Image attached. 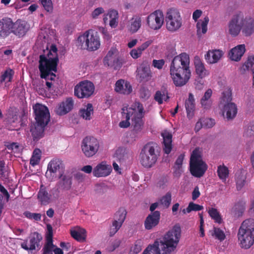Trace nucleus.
Here are the masks:
<instances>
[{"instance_id": "obj_1", "label": "nucleus", "mask_w": 254, "mask_h": 254, "mask_svg": "<svg viewBox=\"0 0 254 254\" xmlns=\"http://www.w3.org/2000/svg\"><path fill=\"white\" fill-rule=\"evenodd\" d=\"M144 108L142 104L139 102H134L130 107L125 106L122 108V118L126 119L119 123V127L122 128H127L130 125V120L133 127L132 132L137 134L142 129L144 123Z\"/></svg>"}, {"instance_id": "obj_2", "label": "nucleus", "mask_w": 254, "mask_h": 254, "mask_svg": "<svg viewBox=\"0 0 254 254\" xmlns=\"http://www.w3.org/2000/svg\"><path fill=\"white\" fill-rule=\"evenodd\" d=\"M35 123L31 125L30 131L34 141H37L44 136L45 127L50 121L48 108L37 103L33 106Z\"/></svg>"}, {"instance_id": "obj_3", "label": "nucleus", "mask_w": 254, "mask_h": 254, "mask_svg": "<svg viewBox=\"0 0 254 254\" xmlns=\"http://www.w3.org/2000/svg\"><path fill=\"white\" fill-rule=\"evenodd\" d=\"M238 238L242 248L248 249L254 245V218H248L242 222L238 230Z\"/></svg>"}, {"instance_id": "obj_4", "label": "nucleus", "mask_w": 254, "mask_h": 254, "mask_svg": "<svg viewBox=\"0 0 254 254\" xmlns=\"http://www.w3.org/2000/svg\"><path fill=\"white\" fill-rule=\"evenodd\" d=\"M170 72L173 82L177 87L186 85L191 76L189 64H171Z\"/></svg>"}, {"instance_id": "obj_5", "label": "nucleus", "mask_w": 254, "mask_h": 254, "mask_svg": "<svg viewBox=\"0 0 254 254\" xmlns=\"http://www.w3.org/2000/svg\"><path fill=\"white\" fill-rule=\"evenodd\" d=\"M181 236V227L175 225L173 229L168 231L161 241L163 254H168L176 249Z\"/></svg>"}, {"instance_id": "obj_6", "label": "nucleus", "mask_w": 254, "mask_h": 254, "mask_svg": "<svg viewBox=\"0 0 254 254\" xmlns=\"http://www.w3.org/2000/svg\"><path fill=\"white\" fill-rule=\"evenodd\" d=\"M157 148L156 143L150 142L142 148L139 155L140 163L145 168H150L156 163L158 155L155 150Z\"/></svg>"}, {"instance_id": "obj_7", "label": "nucleus", "mask_w": 254, "mask_h": 254, "mask_svg": "<svg viewBox=\"0 0 254 254\" xmlns=\"http://www.w3.org/2000/svg\"><path fill=\"white\" fill-rule=\"evenodd\" d=\"M81 48L89 51H95L100 47V39L97 32L92 29L86 31L77 38Z\"/></svg>"}, {"instance_id": "obj_8", "label": "nucleus", "mask_w": 254, "mask_h": 254, "mask_svg": "<svg viewBox=\"0 0 254 254\" xmlns=\"http://www.w3.org/2000/svg\"><path fill=\"white\" fill-rule=\"evenodd\" d=\"M207 169V164L202 160L199 150L195 148L190 158V170L192 176L197 178L202 177Z\"/></svg>"}, {"instance_id": "obj_9", "label": "nucleus", "mask_w": 254, "mask_h": 254, "mask_svg": "<svg viewBox=\"0 0 254 254\" xmlns=\"http://www.w3.org/2000/svg\"><path fill=\"white\" fill-rule=\"evenodd\" d=\"M167 29L174 32L181 28L182 25V18L179 10L175 8H169L166 16Z\"/></svg>"}, {"instance_id": "obj_10", "label": "nucleus", "mask_w": 254, "mask_h": 254, "mask_svg": "<svg viewBox=\"0 0 254 254\" xmlns=\"http://www.w3.org/2000/svg\"><path fill=\"white\" fill-rule=\"evenodd\" d=\"M100 144L98 140L93 136H86L81 143V150L88 158L95 155L99 150Z\"/></svg>"}, {"instance_id": "obj_11", "label": "nucleus", "mask_w": 254, "mask_h": 254, "mask_svg": "<svg viewBox=\"0 0 254 254\" xmlns=\"http://www.w3.org/2000/svg\"><path fill=\"white\" fill-rule=\"evenodd\" d=\"M94 90L95 86L92 82L82 81L74 87V95L79 99L88 98L93 95Z\"/></svg>"}, {"instance_id": "obj_12", "label": "nucleus", "mask_w": 254, "mask_h": 254, "mask_svg": "<svg viewBox=\"0 0 254 254\" xmlns=\"http://www.w3.org/2000/svg\"><path fill=\"white\" fill-rule=\"evenodd\" d=\"M126 210L123 207L120 208L115 214L114 220L109 229V235L113 236L122 227L127 215Z\"/></svg>"}, {"instance_id": "obj_13", "label": "nucleus", "mask_w": 254, "mask_h": 254, "mask_svg": "<svg viewBox=\"0 0 254 254\" xmlns=\"http://www.w3.org/2000/svg\"><path fill=\"white\" fill-rule=\"evenodd\" d=\"M42 240V237L41 235L35 232L31 233L29 236L28 239L24 240L21 244V247L26 251L35 250L36 248L39 249L41 247V241Z\"/></svg>"}, {"instance_id": "obj_14", "label": "nucleus", "mask_w": 254, "mask_h": 254, "mask_svg": "<svg viewBox=\"0 0 254 254\" xmlns=\"http://www.w3.org/2000/svg\"><path fill=\"white\" fill-rule=\"evenodd\" d=\"M147 24L153 30L160 29L164 22V15L162 11L157 10L149 14L147 17Z\"/></svg>"}, {"instance_id": "obj_15", "label": "nucleus", "mask_w": 254, "mask_h": 254, "mask_svg": "<svg viewBox=\"0 0 254 254\" xmlns=\"http://www.w3.org/2000/svg\"><path fill=\"white\" fill-rule=\"evenodd\" d=\"M243 23V13H239L235 15L229 24V33L233 36H237L242 29Z\"/></svg>"}, {"instance_id": "obj_16", "label": "nucleus", "mask_w": 254, "mask_h": 254, "mask_svg": "<svg viewBox=\"0 0 254 254\" xmlns=\"http://www.w3.org/2000/svg\"><path fill=\"white\" fill-rule=\"evenodd\" d=\"M29 30L27 23L24 20L18 19L15 22L12 21L11 33L21 38L26 35Z\"/></svg>"}, {"instance_id": "obj_17", "label": "nucleus", "mask_w": 254, "mask_h": 254, "mask_svg": "<svg viewBox=\"0 0 254 254\" xmlns=\"http://www.w3.org/2000/svg\"><path fill=\"white\" fill-rule=\"evenodd\" d=\"M64 166L63 162L59 159H53L48 165L47 172L46 173V176L48 177L50 174L52 176V174L58 173L59 176L64 174Z\"/></svg>"}, {"instance_id": "obj_18", "label": "nucleus", "mask_w": 254, "mask_h": 254, "mask_svg": "<svg viewBox=\"0 0 254 254\" xmlns=\"http://www.w3.org/2000/svg\"><path fill=\"white\" fill-rule=\"evenodd\" d=\"M175 54V51L173 49L168 51L165 60H168V63L171 61V64H190V57L188 54L183 53L173 58Z\"/></svg>"}, {"instance_id": "obj_19", "label": "nucleus", "mask_w": 254, "mask_h": 254, "mask_svg": "<svg viewBox=\"0 0 254 254\" xmlns=\"http://www.w3.org/2000/svg\"><path fill=\"white\" fill-rule=\"evenodd\" d=\"M112 171V166L106 162L102 161L93 169L92 172L94 177L101 178L108 176Z\"/></svg>"}, {"instance_id": "obj_20", "label": "nucleus", "mask_w": 254, "mask_h": 254, "mask_svg": "<svg viewBox=\"0 0 254 254\" xmlns=\"http://www.w3.org/2000/svg\"><path fill=\"white\" fill-rule=\"evenodd\" d=\"M46 242L43 248V254H53L56 246L53 242V228L50 224L47 225Z\"/></svg>"}, {"instance_id": "obj_21", "label": "nucleus", "mask_w": 254, "mask_h": 254, "mask_svg": "<svg viewBox=\"0 0 254 254\" xmlns=\"http://www.w3.org/2000/svg\"><path fill=\"white\" fill-rule=\"evenodd\" d=\"M12 20L10 18L3 17L0 20V39H4L11 33Z\"/></svg>"}, {"instance_id": "obj_22", "label": "nucleus", "mask_w": 254, "mask_h": 254, "mask_svg": "<svg viewBox=\"0 0 254 254\" xmlns=\"http://www.w3.org/2000/svg\"><path fill=\"white\" fill-rule=\"evenodd\" d=\"M132 90V86L128 81L119 79L116 82L115 91L118 93L128 95L131 93Z\"/></svg>"}, {"instance_id": "obj_23", "label": "nucleus", "mask_w": 254, "mask_h": 254, "mask_svg": "<svg viewBox=\"0 0 254 254\" xmlns=\"http://www.w3.org/2000/svg\"><path fill=\"white\" fill-rule=\"evenodd\" d=\"M160 213L159 211H154L146 217L144 221V227L147 230H150L157 226L160 220Z\"/></svg>"}, {"instance_id": "obj_24", "label": "nucleus", "mask_w": 254, "mask_h": 254, "mask_svg": "<svg viewBox=\"0 0 254 254\" xmlns=\"http://www.w3.org/2000/svg\"><path fill=\"white\" fill-rule=\"evenodd\" d=\"M60 181L57 184V190L59 191L68 190L72 186V177L69 175L61 174L59 176Z\"/></svg>"}, {"instance_id": "obj_25", "label": "nucleus", "mask_w": 254, "mask_h": 254, "mask_svg": "<svg viewBox=\"0 0 254 254\" xmlns=\"http://www.w3.org/2000/svg\"><path fill=\"white\" fill-rule=\"evenodd\" d=\"M224 52L219 49L209 50L204 55L206 61L209 64H216L222 58Z\"/></svg>"}, {"instance_id": "obj_26", "label": "nucleus", "mask_w": 254, "mask_h": 254, "mask_svg": "<svg viewBox=\"0 0 254 254\" xmlns=\"http://www.w3.org/2000/svg\"><path fill=\"white\" fill-rule=\"evenodd\" d=\"M222 114L228 120L233 119L237 114V107L234 103H227L224 104L222 110Z\"/></svg>"}, {"instance_id": "obj_27", "label": "nucleus", "mask_w": 254, "mask_h": 254, "mask_svg": "<svg viewBox=\"0 0 254 254\" xmlns=\"http://www.w3.org/2000/svg\"><path fill=\"white\" fill-rule=\"evenodd\" d=\"M73 101L71 98H67L61 103L56 109V113L59 115H64L71 110L73 107Z\"/></svg>"}, {"instance_id": "obj_28", "label": "nucleus", "mask_w": 254, "mask_h": 254, "mask_svg": "<svg viewBox=\"0 0 254 254\" xmlns=\"http://www.w3.org/2000/svg\"><path fill=\"white\" fill-rule=\"evenodd\" d=\"M242 32L246 36H250L254 32V19L251 17L244 18L243 15Z\"/></svg>"}, {"instance_id": "obj_29", "label": "nucleus", "mask_w": 254, "mask_h": 254, "mask_svg": "<svg viewBox=\"0 0 254 254\" xmlns=\"http://www.w3.org/2000/svg\"><path fill=\"white\" fill-rule=\"evenodd\" d=\"M245 51V45H239L230 50L229 53V58L232 61L238 62L240 60Z\"/></svg>"}, {"instance_id": "obj_30", "label": "nucleus", "mask_w": 254, "mask_h": 254, "mask_svg": "<svg viewBox=\"0 0 254 254\" xmlns=\"http://www.w3.org/2000/svg\"><path fill=\"white\" fill-rule=\"evenodd\" d=\"M145 64H141L137 68L136 78L140 82L148 81L151 76V72L149 67Z\"/></svg>"}, {"instance_id": "obj_31", "label": "nucleus", "mask_w": 254, "mask_h": 254, "mask_svg": "<svg viewBox=\"0 0 254 254\" xmlns=\"http://www.w3.org/2000/svg\"><path fill=\"white\" fill-rule=\"evenodd\" d=\"M70 235L75 240L79 242H84L86 239V231L80 227H76L70 230Z\"/></svg>"}, {"instance_id": "obj_32", "label": "nucleus", "mask_w": 254, "mask_h": 254, "mask_svg": "<svg viewBox=\"0 0 254 254\" xmlns=\"http://www.w3.org/2000/svg\"><path fill=\"white\" fill-rule=\"evenodd\" d=\"M161 135L163 138V151L165 153L169 154L172 149V135L167 130L162 132Z\"/></svg>"}, {"instance_id": "obj_33", "label": "nucleus", "mask_w": 254, "mask_h": 254, "mask_svg": "<svg viewBox=\"0 0 254 254\" xmlns=\"http://www.w3.org/2000/svg\"><path fill=\"white\" fill-rule=\"evenodd\" d=\"M58 64H39L40 77L42 78H49V74L52 72H56Z\"/></svg>"}, {"instance_id": "obj_34", "label": "nucleus", "mask_w": 254, "mask_h": 254, "mask_svg": "<svg viewBox=\"0 0 254 254\" xmlns=\"http://www.w3.org/2000/svg\"><path fill=\"white\" fill-rule=\"evenodd\" d=\"M185 108L188 118H192L195 109L194 99L192 93H189V98L185 101Z\"/></svg>"}, {"instance_id": "obj_35", "label": "nucleus", "mask_w": 254, "mask_h": 254, "mask_svg": "<svg viewBox=\"0 0 254 254\" xmlns=\"http://www.w3.org/2000/svg\"><path fill=\"white\" fill-rule=\"evenodd\" d=\"M47 56L41 55L40 56L39 64H58L59 59L57 54H54L50 51H47Z\"/></svg>"}, {"instance_id": "obj_36", "label": "nucleus", "mask_w": 254, "mask_h": 254, "mask_svg": "<svg viewBox=\"0 0 254 254\" xmlns=\"http://www.w3.org/2000/svg\"><path fill=\"white\" fill-rule=\"evenodd\" d=\"M42 185L38 193V198L42 205H47L49 203L51 195L48 193L45 188Z\"/></svg>"}, {"instance_id": "obj_37", "label": "nucleus", "mask_w": 254, "mask_h": 254, "mask_svg": "<svg viewBox=\"0 0 254 254\" xmlns=\"http://www.w3.org/2000/svg\"><path fill=\"white\" fill-rule=\"evenodd\" d=\"M109 18L110 21L109 24L112 27H115L118 24V12L114 9L110 10L109 11L108 14L103 18L104 22H106L107 20Z\"/></svg>"}, {"instance_id": "obj_38", "label": "nucleus", "mask_w": 254, "mask_h": 254, "mask_svg": "<svg viewBox=\"0 0 254 254\" xmlns=\"http://www.w3.org/2000/svg\"><path fill=\"white\" fill-rule=\"evenodd\" d=\"M212 94V91L211 89H208L204 93L200 100V104L202 107L205 109H209L212 105L211 97Z\"/></svg>"}, {"instance_id": "obj_39", "label": "nucleus", "mask_w": 254, "mask_h": 254, "mask_svg": "<svg viewBox=\"0 0 254 254\" xmlns=\"http://www.w3.org/2000/svg\"><path fill=\"white\" fill-rule=\"evenodd\" d=\"M209 22V18L207 16L204 17L203 20H199L196 24L197 34L200 36L201 34H205L207 30V24Z\"/></svg>"}, {"instance_id": "obj_40", "label": "nucleus", "mask_w": 254, "mask_h": 254, "mask_svg": "<svg viewBox=\"0 0 254 254\" xmlns=\"http://www.w3.org/2000/svg\"><path fill=\"white\" fill-rule=\"evenodd\" d=\"M117 52V49L111 48L104 58V64H108L109 62H112V61L113 64H119V61L116 58ZM120 64L121 63H120Z\"/></svg>"}, {"instance_id": "obj_41", "label": "nucleus", "mask_w": 254, "mask_h": 254, "mask_svg": "<svg viewBox=\"0 0 254 254\" xmlns=\"http://www.w3.org/2000/svg\"><path fill=\"white\" fill-rule=\"evenodd\" d=\"M93 113V107L92 104L88 103L87 105L79 110V115L83 119L86 120L91 119V115Z\"/></svg>"}, {"instance_id": "obj_42", "label": "nucleus", "mask_w": 254, "mask_h": 254, "mask_svg": "<svg viewBox=\"0 0 254 254\" xmlns=\"http://www.w3.org/2000/svg\"><path fill=\"white\" fill-rule=\"evenodd\" d=\"M246 208V203L243 200L239 201L233 207V212L238 216H241L243 215Z\"/></svg>"}, {"instance_id": "obj_43", "label": "nucleus", "mask_w": 254, "mask_h": 254, "mask_svg": "<svg viewBox=\"0 0 254 254\" xmlns=\"http://www.w3.org/2000/svg\"><path fill=\"white\" fill-rule=\"evenodd\" d=\"M14 71L10 69H6L0 76V84L3 82H11Z\"/></svg>"}, {"instance_id": "obj_44", "label": "nucleus", "mask_w": 254, "mask_h": 254, "mask_svg": "<svg viewBox=\"0 0 254 254\" xmlns=\"http://www.w3.org/2000/svg\"><path fill=\"white\" fill-rule=\"evenodd\" d=\"M184 159V155L181 154L177 158L174 166V174L176 176H180L182 172V167Z\"/></svg>"}, {"instance_id": "obj_45", "label": "nucleus", "mask_w": 254, "mask_h": 254, "mask_svg": "<svg viewBox=\"0 0 254 254\" xmlns=\"http://www.w3.org/2000/svg\"><path fill=\"white\" fill-rule=\"evenodd\" d=\"M195 72L197 77L204 78L209 74V70L204 66V64H195Z\"/></svg>"}, {"instance_id": "obj_46", "label": "nucleus", "mask_w": 254, "mask_h": 254, "mask_svg": "<svg viewBox=\"0 0 254 254\" xmlns=\"http://www.w3.org/2000/svg\"><path fill=\"white\" fill-rule=\"evenodd\" d=\"M208 213L212 219L214 220L215 222L221 224L222 222V219L219 212L217 209L211 207L208 210Z\"/></svg>"}, {"instance_id": "obj_47", "label": "nucleus", "mask_w": 254, "mask_h": 254, "mask_svg": "<svg viewBox=\"0 0 254 254\" xmlns=\"http://www.w3.org/2000/svg\"><path fill=\"white\" fill-rule=\"evenodd\" d=\"M209 233L212 237H215L220 241L224 240L226 238L224 231L219 228L214 227L213 230L209 231Z\"/></svg>"}, {"instance_id": "obj_48", "label": "nucleus", "mask_w": 254, "mask_h": 254, "mask_svg": "<svg viewBox=\"0 0 254 254\" xmlns=\"http://www.w3.org/2000/svg\"><path fill=\"white\" fill-rule=\"evenodd\" d=\"M159 246V242L155 241L152 245L149 246L142 254H160Z\"/></svg>"}, {"instance_id": "obj_49", "label": "nucleus", "mask_w": 254, "mask_h": 254, "mask_svg": "<svg viewBox=\"0 0 254 254\" xmlns=\"http://www.w3.org/2000/svg\"><path fill=\"white\" fill-rule=\"evenodd\" d=\"M132 21L131 22L129 26V31L133 33L138 31L140 28L141 25V18L137 16L132 19Z\"/></svg>"}, {"instance_id": "obj_50", "label": "nucleus", "mask_w": 254, "mask_h": 254, "mask_svg": "<svg viewBox=\"0 0 254 254\" xmlns=\"http://www.w3.org/2000/svg\"><path fill=\"white\" fill-rule=\"evenodd\" d=\"M217 172L219 178L223 181H225L226 178L228 177V169L224 165L218 166Z\"/></svg>"}, {"instance_id": "obj_51", "label": "nucleus", "mask_w": 254, "mask_h": 254, "mask_svg": "<svg viewBox=\"0 0 254 254\" xmlns=\"http://www.w3.org/2000/svg\"><path fill=\"white\" fill-rule=\"evenodd\" d=\"M41 151L39 149H35L33 152L32 156L30 159V164L34 166L38 165L41 159Z\"/></svg>"}, {"instance_id": "obj_52", "label": "nucleus", "mask_w": 254, "mask_h": 254, "mask_svg": "<svg viewBox=\"0 0 254 254\" xmlns=\"http://www.w3.org/2000/svg\"><path fill=\"white\" fill-rule=\"evenodd\" d=\"M169 97L168 95L167 92L166 91H157L154 96V99L156 101L158 102L159 104H161L163 103V100L166 101L169 99Z\"/></svg>"}, {"instance_id": "obj_53", "label": "nucleus", "mask_w": 254, "mask_h": 254, "mask_svg": "<svg viewBox=\"0 0 254 254\" xmlns=\"http://www.w3.org/2000/svg\"><path fill=\"white\" fill-rule=\"evenodd\" d=\"M232 100V93L230 88H227L222 92V95L221 97V104H226L230 103Z\"/></svg>"}, {"instance_id": "obj_54", "label": "nucleus", "mask_w": 254, "mask_h": 254, "mask_svg": "<svg viewBox=\"0 0 254 254\" xmlns=\"http://www.w3.org/2000/svg\"><path fill=\"white\" fill-rule=\"evenodd\" d=\"M172 200V194L170 192H168L160 199V204L166 208H168Z\"/></svg>"}, {"instance_id": "obj_55", "label": "nucleus", "mask_w": 254, "mask_h": 254, "mask_svg": "<svg viewBox=\"0 0 254 254\" xmlns=\"http://www.w3.org/2000/svg\"><path fill=\"white\" fill-rule=\"evenodd\" d=\"M143 245V241L141 239L137 240L133 246L131 248L130 253L133 254H137L142 250V247Z\"/></svg>"}, {"instance_id": "obj_56", "label": "nucleus", "mask_w": 254, "mask_h": 254, "mask_svg": "<svg viewBox=\"0 0 254 254\" xmlns=\"http://www.w3.org/2000/svg\"><path fill=\"white\" fill-rule=\"evenodd\" d=\"M203 208V206L195 204L193 202H190L189 203L188 206L186 208V212L187 213H190L192 211H200L202 210Z\"/></svg>"}, {"instance_id": "obj_57", "label": "nucleus", "mask_w": 254, "mask_h": 254, "mask_svg": "<svg viewBox=\"0 0 254 254\" xmlns=\"http://www.w3.org/2000/svg\"><path fill=\"white\" fill-rule=\"evenodd\" d=\"M44 9L48 12H52L53 10V6L51 0H39Z\"/></svg>"}, {"instance_id": "obj_58", "label": "nucleus", "mask_w": 254, "mask_h": 254, "mask_svg": "<svg viewBox=\"0 0 254 254\" xmlns=\"http://www.w3.org/2000/svg\"><path fill=\"white\" fill-rule=\"evenodd\" d=\"M24 216L30 219H34L36 221H40L41 219V215L40 213H31L29 211H25Z\"/></svg>"}, {"instance_id": "obj_59", "label": "nucleus", "mask_w": 254, "mask_h": 254, "mask_svg": "<svg viewBox=\"0 0 254 254\" xmlns=\"http://www.w3.org/2000/svg\"><path fill=\"white\" fill-rule=\"evenodd\" d=\"M203 78L196 77L194 84L195 85V88L196 89L200 90L203 88L204 84V80L203 79Z\"/></svg>"}, {"instance_id": "obj_60", "label": "nucleus", "mask_w": 254, "mask_h": 254, "mask_svg": "<svg viewBox=\"0 0 254 254\" xmlns=\"http://www.w3.org/2000/svg\"><path fill=\"white\" fill-rule=\"evenodd\" d=\"M246 182V177L241 176L237 177L236 179V188L238 190H240L243 188Z\"/></svg>"}, {"instance_id": "obj_61", "label": "nucleus", "mask_w": 254, "mask_h": 254, "mask_svg": "<svg viewBox=\"0 0 254 254\" xmlns=\"http://www.w3.org/2000/svg\"><path fill=\"white\" fill-rule=\"evenodd\" d=\"M0 178L6 180L8 178V172L6 170L3 163H0Z\"/></svg>"}, {"instance_id": "obj_62", "label": "nucleus", "mask_w": 254, "mask_h": 254, "mask_svg": "<svg viewBox=\"0 0 254 254\" xmlns=\"http://www.w3.org/2000/svg\"><path fill=\"white\" fill-rule=\"evenodd\" d=\"M203 127L211 128L213 127L215 124L214 120L210 118H206L202 120Z\"/></svg>"}, {"instance_id": "obj_63", "label": "nucleus", "mask_w": 254, "mask_h": 254, "mask_svg": "<svg viewBox=\"0 0 254 254\" xmlns=\"http://www.w3.org/2000/svg\"><path fill=\"white\" fill-rule=\"evenodd\" d=\"M245 134L247 136H252L254 135V123H251L245 129Z\"/></svg>"}, {"instance_id": "obj_64", "label": "nucleus", "mask_w": 254, "mask_h": 254, "mask_svg": "<svg viewBox=\"0 0 254 254\" xmlns=\"http://www.w3.org/2000/svg\"><path fill=\"white\" fill-rule=\"evenodd\" d=\"M140 97L147 99L150 96L149 90L145 87H141L139 90Z\"/></svg>"}]
</instances>
